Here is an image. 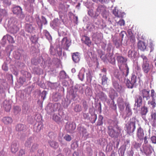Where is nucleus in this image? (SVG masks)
I'll return each instance as SVG.
<instances>
[{
	"mask_svg": "<svg viewBox=\"0 0 156 156\" xmlns=\"http://www.w3.org/2000/svg\"><path fill=\"white\" fill-rule=\"evenodd\" d=\"M126 115L127 117H129L132 115V112L129 104H128L126 105Z\"/></svg>",
	"mask_w": 156,
	"mask_h": 156,
	"instance_id": "412c9836",
	"label": "nucleus"
},
{
	"mask_svg": "<svg viewBox=\"0 0 156 156\" xmlns=\"http://www.w3.org/2000/svg\"><path fill=\"white\" fill-rule=\"evenodd\" d=\"M154 44H153V41L151 40H149V46L151 48L150 52L153 51L154 50Z\"/></svg>",
	"mask_w": 156,
	"mask_h": 156,
	"instance_id": "79ce46f5",
	"label": "nucleus"
},
{
	"mask_svg": "<svg viewBox=\"0 0 156 156\" xmlns=\"http://www.w3.org/2000/svg\"><path fill=\"white\" fill-rule=\"evenodd\" d=\"M136 70L137 71L139 72L141 70V68L140 66L138 65H137L135 67Z\"/></svg>",
	"mask_w": 156,
	"mask_h": 156,
	"instance_id": "774afa93",
	"label": "nucleus"
},
{
	"mask_svg": "<svg viewBox=\"0 0 156 156\" xmlns=\"http://www.w3.org/2000/svg\"><path fill=\"white\" fill-rule=\"evenodd\" d=\"M74 111L76 112H79L82 110L81 106L79 105H76L74 108Z\"/></svg>",
	"mask_w": 156,
	"mask_h": 156,
	"instance_id": "c9c22d12",
	"label": "nucleus"
},
{
	"mask_svg": "<svg viewBox=\"0 0 156 156\" xmlns=\"http://www.w3.org/2000/svg\"><path fill=\"white\" fill-rule=\"evenodd\" d=\"M125 24V21L123 20H121L118 22V24L121 26L124 25Z\"/></svg>",
	"mask_w": 156,
	"mask_h": 156,
	"instance_id": "864d4df0",
	"label": "nucleus"
},
{
	"mask_svg": "<svg viewBox=\"0 0 156 156\" xmlns=\"http://www.w3.org/2000/svg\"><path fill=\"white\" fill-rule=\"evenodd\" d=\"M64 138L67 141H70L71 140V136L68 134H66L64 136Z\"/></svg>",
	"mask_w": 156,
	"mask_h": 156,
	"instance_id": "de8ad7c7",
	"label": "nucleus"
},
{
	"mask_svg": "<svg viewBox=\"0 0 156 156\" xmlns=\"http://www.w3.org/2000/svg\"><path fill=\"white\" fill-rule=\"evenodd\" d=\"M102 37V34L101 33L96 32L94 33L93 35V39L97 44H99L101 42Z\"/></svg>",
	"mask_w": 156,
	"mask_h": 156,
	"instance_id": "1a4fd4ad",
	"label": "nucleus"
},
{
	"mask_svg": "<svg viewBox=\"0 0 156 156\" xmlns=\"http://www.w3.org/2000/svg\"><path fill=\"white\" fill-rule=\"evenodd\" d=\"M44 32L46 38L49 41H51L52 40V37L48 31L46 30H45L44 31Z\"/></svg>",
	"mask_w": 156,
	"mask_h": 156,
	"instance_id": "e433bc0d",
	"label": "nucleus"
},
{
	"mask_svg": "<svg viewBox=\"0 0 156 156\" xmlns=\"http://www.w3.org/2000/svg\"><path fill=\"white\" fill-rule=\"evenodd\" d=\"M110 107L112 109L114 110H116L117 108L116 104H115L114 101H113L111 103Z\"/></svg>",
	"mask_w": 156,
	"mask_h": 156,
	"instance_id": "3c124183",
	"label": "nucleus"
},
{
	"mask_svg": "<svg viewBox=\"0 0 156 156\" xmlns=\"http://www.w3.org/2000/svg\"><path fill=\"white\" fill-rule=\"evenodd\" d=\"M151 96L153 99H155V98L156 97V93L153 89H152L151 90Z\"/></svg>",
	"mask_w": 156,
	"mask_h": 156,
	"instance_id": "a18cd8bd",
	"label": "nucleus"
},
{
	"mask_svg": "<svg viewBox=\"0 0 156 156\" xmlns=\"http://www.w3.org/2000/svg\"><path fill=\"white\" fill-rule=\"evenodd\" d=\"M11 150L12 152L14 153H16L18 150V147L16 143H13L11 145Z\"/></svg>",
	"mask_w": 156,
	"mask_h": 156,
	"instance_id": "393cba45",
	"label": "nucleus"
},
{
	"mask_svg": "<svg viewBox=\"0 0 156 156\" xmlns=\"http://www.w3.org/2000/svg\"><path fill=\"white\" fill-rule=\"evenodd\" d=\"M151 119L152 120V126L153 127L156 126V113L152 112L151 114Z\"/></svg>",
	"mask_w": 156,
	"mask_h": 156,
	"instance_id": "f3484780",
	"label": "nucleus"
},
{
	"mask_svg": "<svg viewBox=\"0 0 156 156\" xmlns=\"http://www.w3.org/2000/svg\"><path fill=\"white\" fill-rule=\"evenodd\" d=\"M137 54V52L135 51L134 49H132L129 50L128 52L129 57L131 58H135Z\"/></svg>",
	"mask_w": 156,
	"mask_h": 156,
	"instance_id": "a211bd4d",
	"label": "nucleus"
},
{
	"mask_svg": "<svg viewBox=\"0 0 156 156\" xmlns=\"http://www.w3.org/2000/svg\"><path fill=\"white\" fill-rule=\"evenodd\" d=\"M113 42L116 48H118L120 46L121 44L119 40L116 39Z\"/></svg>",
	"mask_w": 156,
	"mask_h": 156,
	"instance_id": "37998d69",
	"label": "nucleus"
},
{
	"mask_svg": "<svg viewBox=\"0 0 156 156\" xmlns=\"http://www.w3.org/2000/svg\"><path fill=\"white\" fill-rule=\"evenodd\" d=\"M148 112L147 108L144 106L141 108L140 113L142 115H145Z\"/></svg>",
	"mask_w": 156,
	"mask_h": 156,
	"instance_id": "2f4dec72",
	"label": "nucleus"
},
{
	"mask_svg": "<svg viewBox=\"0 0 156 156\" xmlns=\"http://www.w3.org/2000/svg\"><path fill=\"white\" fill-rule=\"evenodd\" d=\"M117 60L118 62V64L119 69L120 70H122L121 68V65L123 64L125 65V62H126L127 61V59L125 58L120 56L119 55L117 57Z\"/></svg>",
	"mask_w": 156,
	"mask_h": 156,
	"instance_id": "9d476101",
	"label": "nucleus"
},
{
	"mask_svg": "<svg viewBox=\"0 0 156 156\" xmlns=\"http://www.w3.org/2000/svg\"><path fill=\"white\" fill-rule=\"evenodd\" d=\"M143 149L144 153L146 155H148L152 153L154 151L152 147L150 144L144 145L143 146Z\"/></svg>",
	"mask_w": 156,
	"mask_h": 156,
	"instance_id": "6e6552de",
	"label": "nucleus"
},
{
	"mask_svg": "<svg viewBox=\"0 0 156 156\" xmlns=\"http://www.w3.org/2000/svg\"><path fill=\"white\" fill-rule=\"evenodd\" d=\"M118 106L121 110H123L124 109V101L123 99L119 98L117 101Z\"/></svg>",
	"mask_w": 156,
	"mask_h": 156,
	"instance_id": "5701e85b",
	"label": "nucleus"
},
{
	"mask_svg": "<svg viewBox=\"0 0 156 156\" xmlns=\"http://www.w3.org/2000/svg\"><path fill=\"white\" fill-rule=\"evenodd\" d=\"M98 104L99 106L98 109L100 111V113H101V102H99Z\"/></svg>",
	"mask_w": 156,
	"mask_h": 156,
	"instance_id": "338daca9",
	"label": "nucleus"
},
{
	"mask_svg": "<svg viewBox=\"0 0 156 156\" xmlns=\"http://www.w3.org/2000/svg\"><path fill=\"white\" fill-rule=\"evenodd\" d=\"M38 147V145L37 144H34L32 146L31 150L32 151H34L37 149Z\"/></svg>",
	"mask_w": 156,
	"mask_h": 156,
	"instance_id": "8fccbe9b",
	"label": "nucleus"
},
{
	"mask_svg": "<svg viewBox=\"0 0 156 156\" xmlns=\"http://www.w3.org/2000/svg\"><path fill=\"white\" fill-rule=\"evenodd\" d=\"M99 97L101 100H106L107 99V96L102 92H101L99 94Z\"/></svg>",
	"mask_w": 156,
	"mask_h": 156,
	"instance_id": "7c9ffc66",
	"label": "nucleus"
},
{
	"mask_svg": "<svg viewBox=\"0 0 156 156\" xmlns=\"http://www.w3.org/2000/svg\"><path fill=\"white\" fill-rule=\"evenodd\" d=\"M137 47L140 50L144 51L146 49V45L144 42L139 41L137 43Z\"/></svg>",
	"mask_w": 156,
	"mask_h": 156,
	"instance_id": "dca6fc26",
	"label": "nucleus"
},
{
	"mask_svg": "<svg viewBox=\"0 0 156 156\" xmlns=\"http://www.w3.org/2000/svg\"><path fill=\"white\" fill-rule=\"evenodd\" d=\"M61 43L63 48L67 50L71 45V41L67 37H65L62 39Z\"/></svg>",
	"mask_w": 156,
	"mask_h": 156,
	"instance_id": "0eeeda50",
	"label": "nucleus"
},
{
	"mask_svg": "<svg viewBox=\"0 0 156 156\" xmlns=\"http://www.w3.org/2000/svg\"><path fill=\"white\" fill-rule=\"evenodd\" d=\"M32 142V139L30 138L26 141L25 145L26 147H30Z\"/></svg>",
	"mask_w": 156,
	"mask_h": 156,
	"instance_id": "58836bf2",
	"label": "nucleus"
},
{
	"mask_svg": "<svg viewBox=\"0 0 156 156\" xmlns=\"http://www.w3.org/2000/svg\"><path fill=\"white\" fill-rule=\"evenodd\" d=\"M2 68L5 71H7L8 70V67L6 64L3 65Z\"/></svg>",
	"mask_w": 156,
	"mask_h": 156,
	"instance_id": "bf43d9fd",
	"label": "nucleus"
},
{
	"mask_svg": "<svg viewBox=\"0 0 156 156\" xmlns=\"http://www.w3.org/2000/svg\"><path fill=\"white\" fill-rule=\"evenodd\" d=\"M47 94V92L46 91L44 90L42 92V95L41 96V98H43V100H44V99L46 98V96Z\"/></svg>",
	"mask_w": 156,
	"mask_h": 156,
	"instance_id": "6e6d98bb",
	"label": "nucleus"
},
{
	"mask_svg": "<svg viewBox=\"0 0 156 156\" xmlns=\"http://www.w3.org/2000/svg\"><path fill=\"white\" fill-rule=\"evenodd\" d=\"M7 12L5 9H0V16L1 17L3 18L7 15Z\"/></svg>",
	"mask_w": 156,
	"mask_h": 156,
	"instance_id": "72a5a7b5",
	"label": "nucleus"
},
{
	"mask_svg": "<svg viewBox=\"0 0 156 156\" xmlns=\"http://www.w3.org/2000/svg\"><path fill=\"white\" fill-rule=\"evenodd\" d=\"M12 11L14 14L16 15L19 18H23L24 17V15L22 12V9L19 6H16L13 8Z\"/></svg>",
	"mask_w": 156,
	"mask_h": 156,
	"instance_id": "423d86ee",
	"label": "nucleus"
},
{
	"mask_svg": "<svg viewBox=\"0 0 156 156\" xmlns=\"http://www.w3.org/2000/svg\"><path fill=\"white\" fill-rule=\"evenodd\" d=\"M126 34V32L124 31H122L120 33V36L122 38V40H123L124 35Z\"/></svg>",
	"mask_w": 156,
	"mask_h": 156,
	"instance_id": "4d7b16f0",
	"label": "nucleus"
},
{
	"mask_svg": "<svg viewBox=\"0 0 156 156\" xmlns=\"http://www.w3.org/2000/svg\"><path fill=\"white\" fill-rule=\"evenodd\" d=\"M21 111V108L19 106H16L14 108V112L16 114H18Z\"/></svg>",
	"mask_w": 156,
	"mask_h": 156,
	"instance_id": "a19ab883",
	"label": "nucleus"
},
{
	"mask_svg": "<svg viewBox=\"0 0 156 156\" xmlns=\"http://www.w3.org/2000/svg\"><path fill=\"white\" fill-rule=\"evenodd\" d=\"M136 119L135 117L130 119L125 125L126 131L127 133L129 134L133 133L136 129Z\"/></svg>",
	"mask_w": 156,
	"mask_h": 156,
	"instance_id": "f257e3e1",
	"label": "nucleus"
},
{
	"mask_svg": "<svg viewBox=\"0 0 156 156\" xmlns=\"http://www.w3.org/2000/svg\"><path fill=\"white\" fill-rule=\"evenodd\" d=\"M19 30L18 27L16 25L11 24L9 27L8 31L12 34H16Z\"/></svg>",
	"mask_w": 156,
	"mask_h": 156,
	"instance_id": "9b49d317",
	"label": "nucleus"
},
{
	"mask_svg": "<svg viewBox=\"0 0 156 156\" xmlns=\"http://www.w3.org/2000/svg\"><path fill=\"white\" fill-rule=\"evenodd\" d=\"M97 119V115L94 114H91L90 116L89 117V120L92 123L95 122Z\"/></svg>",
	"mask_w": 156,
	"mask_h": 156,
	"instance_id": "bb28decb",
	"label": "nucleus"
},
{
	"mask_svg": "<svg viewBox=\"0 0 156 156\" xmlns=\"http://www.w3.org/2000/svg\"><path fill=\"white\" fill-rule=\"evenodd\" d=\"M36 21L37 23L39 26H42V23H41L42 21L40 19L39 16L37 17L36 18Z\"/></svg>",
	"mask_w": 156,
	"mask_h": 156,
	"instance_id": "49530a36",
	"label": "nucleus"
},
{
	"mask_svg": "<svg viewBox=\"0 0 156 156\" xmlns=\"http://www.w3.org/2000/svg\"><path fill=\"white\" fill-rule=\"evenodd\" d=\"M3 106L6 112H9L11 108V105L9 102L6 101L3 102Z\"/></svg>",
	"mask_w": 156,
	"mask_h": 156,
	"instance_id": "6ab92c4d",
	"label": "nucleus"
},
{
	"mask_svg": "<svg viewBox=\"0 0 156 156\" xmlns=\"http://www.w3.org/2000/svg\"><path fill=\"white\" fill-rule=\"evenodd\" d=\"M81 41L85 44L88 46H90L91 45V41L90 38L87 36H84L82 37Z\"/></svg>",
	"mask_w": 156,
	"mask_h": 156,
	"instance_id": "4468645a",
	"label": "nucleus"
},
{
	"mask_svg": "<svg viewBox=\"0 0 156 156\" xmlns=\"http://www.w3.org/2000/svg\"><path fill=\"white\" fill-rule=\"evenodd\" d=\"M2 122L5 125L11 124L12 122V119L9 117H4L2 119Z\"/></svg>",
	"mask_w": 156,
	"mask_h": 156,
	"instance_id": "2eb2a0df",
	"label": "nucleus"
},
{
	"mask_svg": "<svg viewBox=\"0 0 156 156\" xmlns=\"http://www.w3.org/2000/svg\"><path fill=\"white\" fill-rule=\"evenodd\" d=\"M108 78L106 77V75H104L102 77L101 80V84L102 85H105L107 83Z\"/></svg>",
	"mask_w": 156,
	"mask_h": 156,
	"instance_id": "f704fd0d",
	"label": "nucleus"
},
{
	"mask_svg": "<svg viewBox=\"0 0 156 156\" xmlns=\"http://www.w3.org/2000/svg\"><path fill=\"white\" fill-rule=\"evenodd\" d=\"M113 13L115 16L119 17H120V16L118 14V12H117L116 10H113Z\"/></svg>",
	"mask_w": 156,
	"mask_h": 156,
	"instance_id": "680f3d73",
	"label": "nucleus"
},
{
	"mask_svg": "<svg viewBox=\"0 0 156 156\" xmlns=\"http://www.w3.org/2000/svg\"><path fill=\"white\" fill-rule=\"evenodd\" d=\"M115 128L116 131L112 126H109L108 127V134L112 138H117L119 134L121 133V129L117 125Z\"/></svg>",
	"mask_w": 156,
	"mask_h": 156,
	"instance_id": "f03ea898",
	"label": "nucleus"
},
{
	"mask_svg": "<svg viewBox=\"0 0 156 156\" xmlns=\"http://www.w3.org/2000/svg\"><path fill=\"white\" fill-rule=\"evenodd\" d=\"M142 97L139 96L136 101V103L137 107H140L142 104Z\"/></svg>",
	"mask_w": 156,
	"mask_h": 156,
	"instance_id": "c756f323",
	"label": "nucleus"
},
{
	"mask_svg": "<svg viewBox=\"0 0 156 156\" xmlns=\"http://www.w3.org/2000/svg\"><path fill=\"white\" fill-rule=\"evenodd\" d=\"M48 143L51 147L54 148H57L58 147V145L57 142L54 141H49Z\"/></svg>",
	"mask_w": 156,
	"mask_h": 156,
	"instance_id": "a878e982",
	"label": "nucleus"
},
{
	"mask_svg": "<svg viewBox=\"0 0 156 156\" xmlns=\"http://www.w3.org/2000/svg\"><path fill=\"white\" fill-rule=\"evenodd\" d=\"M34 2H31L30 3L29 7H28L29 9V10L30 12H33L34 11V6L33 5L34 4Z\"/></svg>",
	"mask_w": 156,
	"mask_h": 156,
	"instance_id": "c03bdc74",
	"label": "nucleus"
},
{
	"mask_svg": "<svg viewBox=\"0 0 156 156\" xmlns=\"http://www.w3.org/2000/svg\"><path fill=\"white\" fill-rule=\"evenodd\" d=\"M148 104L152 108H154L156 106V103L155 99H152L151 100H149L148 102Z\"/></svg>",
	"mask_w": 156,
	"mask_h": 156,
	"instance_id": "cd10ccee",
	"label": "nucleus"
},
{
	"mask_svg": "<svg viewBox=\"0 0 156 156\" xmlns=\"http://www.w3.org/2000/svg\"><path fill=\"white\" fill-rule=\"evenodd\" d=\"M151 140L152 143L154 144H156V136H153L151 137Z\"/></svg>",
	"mask_w": 156,
	"mask_h": 156,
	"instance_id": "5fc2aeb1",
	"label": "nucleus"
},
{
	"mask_svg": "<svg viewBox=\"0 0 156 156\" xmlns=\"http://www.w3.org/2000/svg\"><path fill=\"white\" fill-rule=\"evenodd\" d=\"M134 147L136 148H138L140 147V145L139 143L135 142L134 144Z\"/></svg>",
	"mask_w": 156,
	"mask_h": 156,
	"instance_id": "e2e57ef3",
	"label": "nucleus"
},
{
	"mask_svg": "<svg viewBox=\"0 0 156 156\" xmlns=\"http://www.w3.org/2000/svg\"><path fill=\"white\" fill-rule=\"evenodd\" d=\"M83 117L84 119H89V115L87 113H84L83 115Z\"/></svg>",
	"mask_w": 156,
	"mask_h": 156,
	"instance_id": "0e129e2a",
	"label": "nucleus"
},
{
	"mask_svg": "<svg viewBox=\"0 0 156 156\" xmlns=\"http://www.w3.org/2000/svg\"><path fill=\"white\" fill-rule=\"evenodd\" d=\"M109 60H110V62L111 63H112V64H115V60L114 58H111Z\"/></svg>",
	"mask_w": 156,
	"mask_h": 156,
	"instance_id": "052dcab7",
	"label": "nucleus"
},
{
	"mask_svg": "<svg viewBox=\"0 0 156 156\" xmlns=\"http://www.w3.org/2000/svg\"><path fill=\"white\" fill-rule=\"evenodd\" d=\"M137 78L136 76L134 74H132L130 80H128L126 85L129 88H133L135 87L136 85Z\"/></svg>",
	"mask_w": 156,
	"mask_h": 156,
	"instance_id": "20e7f679",
	"label": "nucleus"
},
{
	"mask_svg": "<svg viewBox=\"0 0 156 156\" xmlns=\"http://www.w3.org/2000/svg\"><path fill=\"white\" fill-rule=\"evenodd\" d=\"M103 116L101 115H99L98 116V120L97 122V125L101 126L103 124Z\"/></svg>",
	"mask_w": 156,
	"mask_h": 156,
	"instance_id": "473e14b6",
	"label": "nucleus"
},
{
	"mask_svg": "<svg viewBox=\"0 0 156 156\" xmlns=\"http://www.w3.org/2000/svg\"><path fill=\"white\" fill-rule=\"evenodd\" d=\"M136 135L137 137L140 140H142L144 135V130L141 127H139L137 130Z\"/></svg>",
	"mask_w": 156,
	"mask_h": 156,
	"instance_id": "f8f14e48",
	"label": "nucleus"
},
{
	"mask_svg": "<svg viewBox=\"0 0 156 156\" xmlns=\"http://www.w3.org/2000/svg\"><path fill=\"white\" fill-rule=\"evenodd\" d=\"M114 76L116 78L119 79L121 77V73L118 70H115L114 72Z\"/></svg>",
	"mask_w": 156,
	"mask_h": 156,
	"instance_id": "4c0bfd02",
	"label": "nucleus"
},
{
	"mask_svg": "<svg viewBox=\"0 0 156 156\" xmlns=\"http://www.w3.org/2000/svg\"><path fill=\"white\" fill-rule=\"evenodd\" d=\"M76 124L74 122H68L66 124L65 128L68 132L73 133L76 129Z\"/></svg>",
	"mask_w": 156,
	"mask_h": 156,
	"instance_id": "39448f33",
	"label": "nucleus"
},
{
	"mask_svg": "<svg viewBox=\"0 0 156 156\" xmlns=\"http://www.w3.org/2000/svg\"><path fill=\"white\" fill-rule=\"evenodd\" d=\"M115 94H110L109 95V97L111 98V99L112 100H113L115 98ZM115 94H117L116 93Z\"/></svg>",
	"mask_w": 156,
	"mask_h": 156,
	"instance_id": "69168bd1",
	"label": "nucleus"
},
{
	"mask_svg": "<svg viewBox=\"0 0 156 156\" xmlns=\"http://www.w3.org/2000/svg\"><path fill=\"white\" fill-rule=\"evenodd\" d=\"M41 19L42 25L43 24L45 25L47 23V21L46 19L43 16H41Z\"/></svg>",
	"mask_w": 156,
	"mask_h": 156,
	"instance_id": "603ef678",
	"label": "nucleus"
},
{
	"mask_svg": "<svg viewBox=\"0 0 156 156\" xmlns=\"http://www.w3.org/2000/svg\"><path fill=\"white\" fill-rule=\"evenodd\" d=\"M25 126L22 124L17 125L16 127V130L18 131H23L25 130Z\"/></svg>",
	"mask_w": 156,
	"mask_h": 156,
	"instance_id": "4be33fe9",
	"label": "nucleus"
},
{
	"mask_svg": "<svg viewBox=\"0 0 156 156\" xmlns=\"http://www.w3.org/2000/svg\"><path fill=\"white\" fill-rule=\"evenodd\" d=\"M26 30L28 32L31 33L32 32L33 30V28L32 26L28 25L26 27Z\"/></svg>",
	"mask_w": 156,
	"mask_h": 156,
	"instance_id": "09e8293b",
	"label": "nucleus"
},
{
	"mask_svg": "<svg viewBox=\"0 0 156 156\" xmlns=\"http://www.w3.org/2000/svg\"><path fill=\"white\" fill-rule=\"evenodd\" d=\"M3 38L4 39H7L9 43L12 44L14 43L15 42L13 38L9 34H6V35L4 36Z\"/></svg>",
	"mask_w": 156,
	"mask_h": 156,
	"instance_id": "b1692460",
	"label": "nucleus"
},
{
	"mask_svg": "<svg viewBox=\"0 0 156 156\" xmlns=\"http://www.w3.org/2000/svg\"><path fill=\"white\" fill-rule=\"evenodd\" d=\"M141 94L144 99L145 98L147 100L150 99V97L149 94V91L144 89L141 91Z\"/></svg>",
	"mask_w": 156,
	"mask_h": 156,
	"instance_id": "ddd939ff",
	"label": "nucleus"
},
{
	"mask_svg": "<svg viewBox=\"0 0 156 156\" xmlns=\"http://www.w3.org/2000/svg\"><path fill=\"white\" fill-rule=\"evenodd\" d=\"M125 68L123 71V75L126 77L128 75L129 72V69L127 64H125Z\"/></svg>",
	"mask_w": 156,
	"mask_h": 156,
	"instance_id": "c85d7f7f",
	"label": "nucleus"
},
{
	"mask_svg": "<svg viewBox=\"0 0 156 156\" xmlns=\"http://www.w3.org/2000/svg\"><path fill=\"white\" fill-rule=\"evenodd\" d=\"M72 59L75 63H77L80 61V55L78 52H75L73 53L72 55Z\"/></svg>",
	"mask_w": 156,
	"mask_h": 156,
	"instance_id": "aec40b11",
	"label": "nucleus"
},
{
	"mask_svg": "<svg viewBox=\"0 0 156 156\" xmlns=\"http://www.w3.org/2000/svg\"><path fill=\"white\" fill-rule=\"evenodd\" d=\"M144 140V144H143V146H144V145H148V141L147 140V137L146 136L145 137L143 138Z\"/></svg>",
	"mask_w": 156,
	"mask_h": 156,
	"instance_id": "13d9d810",
	"label": "nucleus"
},
{
	"mask_svg": "<svg viewBox=\"0 0 156 156\" xmlns=\"http://www.w3.org/2000/svg\"><path fill=\"white\" fill-rule=\"evenodd\" d=\"M140 57L143 61L142 66V70L144 73H147L151 69V66L149 64L148 59L146 56L144 55H141Z\"/></svg>",
	"mask_w": 156,
	"mask_h": 156,
	"instance_id": "7ed1b4c3",
	"label": "nucleus"
},
{
	"mask_svg": "<svg viewBox=\"0 0 156 156\" xmlns=\"http://www.w3.org/2000/svg\"><path fill=\"white\" fill-rule=\"evenodd\" d=\"M53 119L57 122H59L61 121V118L57 115L54 114L53 116Z\"/></svg>",
	"mask_w": 156,
	"mask_h": 156,
	"instance_id": "ea45409f",
	"label": "nucleus"
}]
</instances>
